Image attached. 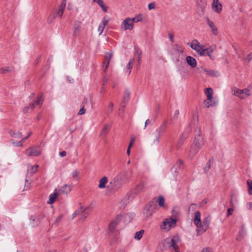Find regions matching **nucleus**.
Segmentation results:
<instances>
[{
    "label": "nucleus",
    "mask_w": 252,
    "mask_h": 252,
    "mask_svg": "<svg viewBox=\"0 0 252 252\" xmlns=\"http://www.w3.org/2000/svg\"><path fill=\"white\" fill-rule=\"evenodd\" d=\"M188 45H189L191 48L195 51L200 56L207 55L211 59L213 60L214 59L211 53L213 52L214 49L212 47L205 48L204 46L201 44L196 39L193 40L191 43H188Z\"/></svg>",
    "instance_id": "obj_1"
},
{
    "label": "nucleus",
    "mask_w": 252,
    "mask_h": 252,
    "mask_svg": "<svg viewBox=\"0 0 252 252\" xmlns=\"http://www.w3.org/2000/svg\"><path fill=\"white\" fill-rule=\"evenodd\" d=\"M204 144V139L200 134V130L199 129V133L197 134L194 137L193 142L191 146L189 151V156L191 158H193L195 156L201 149Z\"/></svg>",
    "instance_id": "obj_2"
},
{
    "label": "nucleus",
    "mask_w": 252,
    "mask_h": 252,
    "mask_svg": "<svg viewBox=\"0 0 252 252\" xmlns=\"http://www.w3.org/2000/svg\"><path fill=\"white\" fill-rule=\"evenodd\" d=\"M167 124V121L165 120L161 125L153 132L152 136V141L153 144L158 145L160 138L163 135Z\"/></svg>",
    "instance_id": "obj_3"
},
{
    "label": "nucleus",
    "mask_w": 252,
    "mask_h": 252,
    "mask_svg": "<svg viewBox=\"0 0 252 252\" xmlns=\"http://www.w3.org/2000/svg\"><path fill=\"white\" fill-rule=\"evenodd\" d=\"M211 219L209 216L205 217L203 222H200V225L197 227V234L200 235L205 232L208 228Z\"/></svg>",
    "instance_id": "obj_4"
},
{
    "label": "nucleus",
    "mask_w": 252,
    "mask_h": 252,
    "mask_svg": "<svg viewBox=\"0 0 252 252\" xmlns=\"http://www.w3.org/2000/svg\"><path fill=\"white\" fill-rule=\"evenodd\" d=\"M43 99H44L42 97V95L37 96L36 98H35L34 100L31 102L29 106L25 107L24 108V112L27 113L29 109L32 110L35 106L41 105L43 101Z\"/></svg>",
    "instance_id": "obj_5"
},
{
    "label": "nucleus",
    "mask_w": 252,
    "mask_h": 252,
    "mask_svg": "<svg viewBox=\"0 0 252 252\" xmlns=\"http://www.w3.org/2000/svg\"><path fill=\"white\" fill-rule=\"evenodd\" d=\"M176 222L177 220L175 219H166L163 221L161 228L162 229L169 230L171 228L176 226Z\"/></svg>",
    "instance_id": "obj_6"
},
{
    "label": "nucleus",
    "mask_w": 252,
    "mask_h": 252,
    "mask_svg": "<svg viewBox=\"0 0 252 252\" xmlns=\"http://www.w3.org/2000/svg\"><path fill=\"white\" fill-rule=\"evenodd\" d=\"M134 28V24L131 22L130 18L125 19L122 22L121 28L124 31H131Z\"/></svg>",
    "instance_id": "obj_7"
},
{
    "label": "nucleus",
    "mask_w": 252,
    "mask_h": 252,
    "mask_svg": "<svg viewBox=\"0 0 252 252\" xmlns=\"http://www.w3.org/2000/svg\"><path fill=\"white\" fill-rule=\"evenodd\" d=\"M146 183L143 181H141L133 189L131 192L132 197H134L138 195L144 189Z\"/></svg>",
    "instance_id": "obj_8"
},
{
    "label": "nucleus",
    "mask_w": 252,
    "mask_h": 252,
    "mask_svg": "<svg viewBox=\"0 0 252 252\" xmlns=\"http://www.w3.org/2000/svg\"><path fill=\"white\" fill-rule=\"evenodd\" d=\"M207 99L204 101V106L206 108H209L211 106H215L217 105L218 101L213 95H207Z\"/></svg>",
    "instance_id": "obj_9"
},
{
    "label": "nucleus",
    "mask_w": 252,
    "mask_h": 252,
    "mask_svg": "<svg viewBox=\"0 0 252 252\" xmlns=\"http://www.w3.org/2000/svg\"><path fill=\"white\" fill-rule=\"evenodd\" d=\"M122 215L121 214L118 215L115 219L112 221L109 225V231L110 232H113L115 230V227L119 223L120 221L121 220Z\"/></svg>",
    "instance_id": "obj_10"
},
{
    "label": "nucleus",
    "mask_w": 252,
    "mask_h": 252,
    "mask_svg": "<svg viewBox=\"0 0 252 252\" xmlns=\"http://www.w3.org/2000/svg\"><path fill=\"white\" fill-rule=\"evenodd\" d=\"M155 208L154 205L153 204V202H151L145 207L143 213L146 217L151 216L153 214Z\"/></svg>",
    "instance_id": "obj_11"
},
{
    "label": "nucleus",
    "mask_w": 252,
    "mask_h": 252,
    "mask_svg": "<svg viewBox=\"0 0 252 252\" xmlns=\"http://www.w3.org/2000/svg\"><path fill=\"white\" fill-rule=\"evenodd\" d=\"M26 153L28 156H38L40 155V152L36 147H33L28 149Z\"/></svg>",
    "instance_id": "obj_12"
},
{
    "label": "nucleus",
    "mask_w": 252,
    "mask_h": 252,
    "mask_svg": "<svg viewBox=\"0 0 252 252\" xmlns=\"http://www.w3.org/2000/svg\"><path fill=\"white\" fill-rule=\"evenodd\" d=\"M213 10L217 13H220L222 10V5L219 0H214L212 4Z\"/></svg>",
    "instance_id": "obj_13"
},
{
    "label": "nucleus",
    "mask_w": 252,
    "mask_h": 252,
    "mask_svg": "<svg viewBox=\"0 0 252 252\" xmlns=\"http://www.w3.org/2000/svg\"><path fill=\"white\" fill-rule=\"evenodd\" d=\"M112 54L111 53H107L105 56L104 62L103 63V69L104 71H106L109 65L110 61L112 58Z\"/></svg>",
    "instance_id": "obj_14"
},
{
    "label": "nucleus",
    "mask_w": 252,
    "mask_h": 252,
    "mask_svg": "<svg viewBox=\"0 0 252 252\" xmlns=\"http://www.w3.org/2000/svg\"><path fill=\"white\" fill-rule=\"evenodd\" d=\"M206 22L208 26L211 29L212 34L214 35H217L219 32L215 24L208 18L206 19Z\"/></svg>",
    "instance_id": "obj_15"
},
{
    "label": "nucleus",
    "mask_w": 252,
    "mask_h": 252,
    "mask_svg": "<svg viewBox=\"0 0 252 252\" xmlns=\"http://www.w3.org/2000/svg\"><path fill=\"white\" fill-rule=\"evenodd\" d=\"M249 90L248 89L239 90L236 87H232L231 88L232 94H249Z\"/></svg>",
    "instance_id": "obj_16"
},
{
    "label": "nucleus",
    "mask_w": 252,
    "mask_h": 252,
    "mask_svg": "<svg viewBox=\"0 0 252 252\" xmlns=\"http://www.w3.org/2000/svg\"><path fill=\"white\" fill-rule=\"evenodd\" d=\"M116 179L118 181H120L121 183H125L128 179L127 172L126 171L122 172L117 176Z\"/></svg>",
    "instance_id": "obj_17"
},
{
    "label": "nucleus",
    "mask_w": 252,
    "mask_h": 252,
    "mask_svg": "<svg viewBox=\"0 0 252 252\" xmlns=\"http://www.w3.org/2000/svg\"><path fill=\"white\" fill-rule=\"evenodd\" d=\"M81 30V23L79 22L76 21L74 23L73 28V35L74 36H77L80 32Z\"/></svg>",
    "instance_id": "obj_18"
},
{
    "label": "nucleus",
    "mask_w": 252,
    "mask_h": 252,
    "mask_svg": "<svg viewBox=\"0 0 252 252\" xmlns=\"http://www.w3.org/2000/svg\"><path fill=\"white\" fill-rule=\"evenodd\" d=\"M66 3V0H62L61 5L59 7V9L56 12L57 16H59L60 17H62Z\"/></svg>",
    "instance_id": "obj_19"
},
{
    "label": "nucleus",
    "mask_w": 252,
    "mask_h": 252,
    "mask_svg": "<svg viewBox=\"0 0 252 252\" xmlns=\"http://www.w3.org/2000/svg\"><path fill=\"white\" fill-rule=\"evenodd\" d=\"M71 189L72 186L70 185L65 184L59 190L58 193L67 194Z\"/></svg>",
    "instance_id": "obj_20"
},
{
    "label": "nucleus",
    "mask_w": 252,
    "mask_h": 252,
    "mask_svg": "<svg viewBox=\"0 0 252 252\" xmlns=\"http://www.w3.org/2000/svg\"><path fill=\"white\" fill-rule=\"evenodd\" d=\"M186 60L188 64L191 67L194 68L196 66L197 62L194 58L189 56L186 57Z\"/></svg>",
    "instance_id": "obj_21"
},
{
    "label": "nucleus",
    "mask_w": 252,
    "mask_h": 252,
    "mask_svg": "<svg viewBox=\"0 0 252 252\" xmlns=\"http://www.w3.org/2000/svg\"><path fill=\"white\" fill-rule=\"evenodd\" d=\"M75 212H77V215L81 214L82 217L81 219H82L83 220H85L87 218V215H88L89 214V212H88V209L83 210L82 207H81L78 210H76Z\"/></svg>",
    "instance_id": "obj_22"
},
{
    "label": "nucleus",
    "mask_w": 252,
    "mask_h": 252,
    "mask_svg": "<svg viewBox=\"0 0 252 252\" xmlns=\"http://www.w3.org/2000/svg\"><path fill=\"white\" fill-rule=\"evenodd\" d=\"M201 222V214L200 212L196 211L195 213V217L193 220V222L197 227L198 226L200 225Z\"/></svg>",
    "instance_id": "obj_23"
},
{
    "label": "nucleus",
    "mask_w": 252,
    "mask_h": 252,
    "mask_svg": "<svg viewBox=\"0 0 252 252\" xmlns=\"http://www.w3.org/2000/svg\"><path fill=\"white\" fill-rule=\"evenodd\" d=\"M82 106L92 107V97L91 95L85 97L82 102Z\"/></svg>",
    "instance_id": "obj_24"
},
{
    "label": "nucleus",
    "mask_w": 252,
    "mask_h": 252,
    "mask_svg": "<svg viewBox=\"0 0 252 252\" xmlns=\"http://www.w3.org/2000/svg\"><path fill=\"white\" fill-rule=\"evenodd\" d=\"M130 19L133 24H134V23L142 22L144 19V16L142 14H139L133 18H130Z\"/></svg>",
    "instance_id": "obj_25"
},
{
    "label": "nucleus",
    "mask_w": 252,
    "mask_h": 252,
    "mask_svg": "<svg viewBox=\"0 0 252 252\" xmlns=\"http://www.w3.org/2000/svg\"><path fill=\"white\" fill-rule=\"evenodd\" d=\"M134 63V59H131L128 63H127L126 70H125V73L126 74L129 75L131 73V70L133 66V64Z\"/></svg>",
    "instance_id": "obj_26"
},
{
    "label": "nucleus",
    "mask_w": 252,
    "mask_h": 252,
    "mask_svg": "<svg viewBox=\"0 0 252 252\" xmlns=\"http://www.w3.org/2000/svg\"><path fill=\"white\" fill-rule=\"evenodd\" d=\"M57 189H55V192L53 193H52L49 196V200L48 201V203L49 204H52L53 203L56 199L57 198V197L58 195V194H59L58 193V192H57L56 191Z\"/></svg>",
    "instance_id": "obj_27"
},
{
    "label": "nucleus",
    "mask_w": 252,
    "mask_h": 252,
    "mask_svg": "<svg viewBox=\"0 0 252 252\" xmlns=\"http://www.w3.org/2000/svg\"><path fill=\"white\" fill-rule=\"evenodd\" d=\"M108 180L106 176L102 177L99 181L98 188L104 189L105 188V184L107 183Z\"/></svg>",
    "instance_id": "obj_28"
},
{
    "label": "nucleus",
    "mask_w": 252,
    "mask_h": 252,
    "mask_svg": "<svg viewBox=\"0 0 252 252\" xmlns=\"http://www.w3.org/2000/svg\"><path fill=\"white\" fill-rule=\"evenodd\" d=\"M213 162H214L213 158H211L209 160L208 162L206 163V164L204 167V172L205 173H207L209 171Z\"/></svg>",
    "instance_id": "obj_29"
},
{
    "label": "nucleus",
    "mask_w": 252,
    "mask_h": 252,
    "mask_svg": "<svg viewBox=\"0 0 252 252\" xmlns=\"http://www.w3.org/2000/svg\"><path fill=\"white\" fill-rule=\"evenodd\" d=\"M94 2L97 3L102 9L103 11L106 12L107 7L104 5L102 0H93Z\"/></svg>",
    "instance_id": "obj_30"
},
{
    "label": "nucleus",
    "mask_w": 252,
    "mask_h": 252,
    "mask_svg": "<svg viewBox=\"0 0 252 252\" xmlns=\"http://www.w3.org/2000/svg\"><path fill=\"white\" fill-rule=\"evenodd\" d=\"M110 127L108 125H105L100 132L101 135H106L110 130Z\"/></svg>",
    "instance_id": "obj_31"
},
{
    "label": "nucleus",
    "mask_w": 252,
    "mask_h": 252,
    "mask_svg": "<svg viewBox=\"0 0 252 252\" xmlns=\"http://www.w3.org/2000/svg\"><path fill=\"white\" fill-rule=\"evenodd\" d=\"M164 198L162 196H159L157 200V202L159 205V206L164 208Z\"/></svg>",
    "instance_id": "obj_32"
},
{
    "label": "nucleus",
    "mask_w": 252,
    "mask_h": 252,
    "mask_svg": "<svg viewBox=\"0 0 252 252\" xmlns=\"http://www.w3.org/2000/svg\"><path fill=\"white\" fill-rule=\"evenodd\" d=\"M10 135L16 138H21L22 137V134L20 132L11 131L10 133Z\"/></svg>",
    "instance_id": "obj_33"
},
{
    "label": "nucleus",
    "mask_w": 252,
    "mask_h": 252,
    "mask_svg": "<svg viewBox=\"0 0 252 252\" xmlns=\"http://www.w3.org/2000/svg\"><path fill=\"white\" fill-rule=\"evenodd\" d=\"M144 232L143 230L136 232L134 235V238L138 240H140L142 237Z\"/></svg>",
    "instance_id": "obj_34"
},
{
    "label": "nucleus",
    "mask_w": 252,
    "mask_h": 252,
    "mask_svg": "<svg viewBox=\"0 0 252 252\" xmlns=\"http://www.w3.org/2000/svg\"><path fill=\"white\" fill-rule=\"evenodd\" d=\"M170 246L172 247L175 250H177L178 249V246L177 245L175 238L171 239L170 240Z\"/></svg>",
    "instance_id": "obj_35"
},
{
    "label": "nucleus",
    "mask_w": 252,
    "mask_h": 252,
    "mask_svg": "<svg viewBox=\"0 0 252 252\" xmlns=\"http://www.w3.org/2000/svg\"><path fill=\"white\" fill-rule=\"evenodd\" d=\"M110 18L108 17L105 16L103 18L102 21L100 24H101L102 25L104 26L105 27V26L108 24Z\"/></svg>",
    "instance_id": "obj_36"
},
{
    "label": "nucleus",
    "mask_w": 252,
    "mask_h": 252,
    "mask_svg": "<svg viewBox=\"0 0 252 252\" xmlns=\"http://www.w3.org/2000/svg\"><path fill=\"white\" fill-rule=\"evenodd\" d=\"M247 184L248 187L249 193L250 194H252V180H247Z\"/></svg>",
    "instance_id": "obj_37"
},
{
    "label": "nucleus",
    "mask_w": 252,
    "mask_h": 252,
    "mask_svg": "<svg viewBox=\"0 0 252 252\" xmlns=\"http://www.w3.org/2000/svg\"><path fill=\"white\" fill-rule=\"evenodd\" d=\"M12 145L15 147H22L23 146V142L22 140L19 142H16L14 140H11Z\"/></svg>",
    "instance_id": "obj_38"
},
{
    "label": "nucleus",
    "mask_w": 252,
    "mask_h": 252,
    "mask_svg": "<svg viewBox=\"0 0 252 252\" xmlns=\"http://www.w3.org/2000/svg\"><path fill=\"white\" fill-rule=\"evenodd\" d=\"M205 72H206L207 74L211 76H217L218 74V72L212 70H205Z\"/></svg>",
    "instance_id": "obj_39"
},
{
    "label": "nucleus",
    "mask_w": 252,
    "mask_h": 252,
    "mask_svg": "<svg viewBox=\"0 0 252 252\" xmlns=\"http://www.w3.org/2000/svg\"><path fill=\"white\" fill-rule=\"evenodd\" d=\"M78 175H79V172L76 169L74 170L72 173V177L75 180H78Z\"/></svg>",
    "instance_id": "obj_40"
},
{
    "label": "nucleus",
    "mask_w": 252,
    "mask_h": 252,
    "mask_svg": "<svg viewBox=\"0 0 252 252\" xmlns=\"http://www.w3.org/2000/svg\"><path fill=\"white\" fill-rule=\"evenodd\" d=\"M104 28H105V27L104 26L102 25L101 24H100L99 25V26L97 29V31L99 32V35H101L102 33Z\"/></svg>",
    "instance_id": "obj_41"
},
{
    "label": "nucleus",
    "mask_w": 252,
    "mask_h": 252,
    "mask_svg": "<svg viewBox=\"0 0 252 252\" xmlns=\"http://www.w3.org/2000/svg\"><path fill=\"white\" fill-rule=\"evenodd\" d=\"M38 168V165L35 164V165H33V166L32 167V168L31 170V173L32 174L35 173L37 171Z\"/></svg>",
    "instance_id": "obj_42"
},
{
    "label": "nucleus",
    "mask_w": 252,
    "mask_h": 252,
    "mask_svg": "<svg viewBox=\"0 0 252 252\" xmlns=\"http://www.w3.org/2000/svg\"><path fill=\"white\" fill-rule=\"evenodd\" d=\"M186 137H181L180 139H179V141L178 142V143H177V146L178 148H179L183 144V142H184V140L186 139Z\"/></svg>",
    "instance_id": "obj_43"
},
{
    "label": "nucleus",
    "mask_w": 252,
    "mask_h": 252,
    "mask_svg": "<svg viewBox=\"0 0 252 252\" xmlns=\"http://www.w3.org/2000/svg\"><path fill=\"white\" fill-rule=\"evenodd\" d=\"M205 94H213V91L211 88H208L205 90Z\"/></svg>",
    "instance_id": "obj_44"
},
{
    "label": "nucleus",
    "mask_w": 252,
    "mask_h": 252,
    "mask_svg": "<svg viewBox=\"0 0 252 252\" xmlns=\"http://www.w3.org/2000/svg\"><path fill=\"white\" fill-rule=\"evenodd\" d=\"M252 59V52L249 53L245 58V60L247 62H250Z\"/></svg>",
    "instance_id": "obj_45"
},
{
    "label": "nucleus",
    "mask_w": 252,
    "mask_h": 252,
    "mask_svg": "<svg viewBox=\"0 0 252 252\" xmlns=\"http://www.w3.org/2000/svg\"><path fill=\"white\" fill-rule=\"evenodd\" d=\"M85 112H86V110L85 109V106H82V108H81L80 109L79 111L78 112V115H83L85 113Z\"/></svg>",
    "instance_id": "obj_46"
},
{
    "label": "nucleus",
    "mask_w": 252,
    "mask_h": 252,
    "mask_svg": "<svg viewBox=\"0 0 252 252\" xmlns=\"http://www.w3.org/2000/svg\"><path fill=\"white\" fill-rule=\"evenodd\" d=\"M156 4L154 2H151L148 4V8L149 10H152L155 8Z\"/></svg>",
    "instance_id": "obj_47"
},
{
    "label": "nucleus",
    "mask_w": 252,
    "mask_h": 252,
    "mask_svg": "<svg viewBox=\"0 0 252 252\" xmlns=\"http://www.w3.org/2000/svg\"><path fill=\"white\" fill-rule=\"evenodd\" d=\"M1 71L2 73H4L6 72H9V71H11V68L10 67L2 68L1 69Z\"/></svg>",
    "instance_id": "obj_48"
},
{
    "label": "nucleus",
    "mask_w": 252,
    "mask_h": 252,
    "mask_svg": "<svg viewBox=\"0 0 252 252\" xmlns=\"http://www.w3.org/2000/svg\"><path fill=\"white\" fill-rule=\"evenodd\" d=\"M196 208V204H191L190 205L189 208V211H194Z\"/></svg>",
    "instance_id": "obj_49"
},
{
    "label": "nucleus",
    "mask_w": 252,
    "mask_h": 252,
    "mask_svg": "<svg viewBox=\"0 0 252 252\" xmlns=\"http://www.w3.org/2000/svg\"><path fill=\"white\" fill-rule=\"evenodd\" d=\"M63 218V215H60L57 219L56 220H55V224H57L59 222H60V221Z\"/></svg>",
    "instance_id": "obj_50"
},
{
    "label": "nucleus",
    "mask_w": 252,
    "mask_h": 252,
    "mask_svg": "<svg viewBox=\"0 0 252 252\" xmlns=\"http://www.w3.org/2000/svg\"><path fill=\"white\" fill-rule=\"evenodd\" d=\"M179 115V110H177L175 111L174 116H173L172 119H177L178 117V116Z\"/></svg>",
    "instance_id": "obj_51"
},
{
    "label": "nucleus",
    "mask_w": 252,
    "mask_h": 252,
    "mask_svg": "<svg viewBox=\"0 0 252 252\" xmlns=\"http://www.w3.org/2000/svg\"><path fill=\"white\" fill-rule=\"evenodd\" d=\"M55 18V14L54 13H51L49 16V20H50V22H51Z\"/></svg>",
    "instance_id": "obj_52"
},
{
    "label": "nucleus",
    "mask_w": 252,
    "mask_h": 252,
    "mask_svg": "<svg viewBox=\"0 0 252 252\" xmlns=\"http://www.w3.org/2000/svg\"><path fill=\"white\" fill-rule=\"evenodd\" d=\"M233 211V209L232 208H229L227 210V216L229 217L230 215H231L232 214Z\"/></svg>",
    "instance_id": "obj_53"
},
{
    "label": "nucleus",
    "mask_w": 252,
    "mask_h": 252,
    "mask_svg": "<svg viewBox=\"0 0 252 252\" xmlns=\"http://www.w3.org/2000/svg\"><path fill=\"white\" fill-rule=\"evenodd\" d=\"M201 252H212L210 248H205L202 249Z\"/></svg>",
    "instance_id": "obj_54"
},
{
    "label": "nucleus",
    "mask_w": 252,
    "mask_h": 252,
    "mask_svg": "<svg viewBox=\"0 0 252 252\" xmlns=\"http://www.w3.org/2000/svg\"><path fill=\"white\" fill-rule=\"evenodd\" d=\"M134 140H135V139H134V137H133V138H132L131 139L130 141V142H129V145H128V147H129V148H131V147H132V145H133V142H134Z\"/></svg>",
    "instance_id": "obj_55"
},
{
    "label": "nucleus",
    "mask_w": 252,
    "mask_h": 252,
    "mask_svg": "<svg viewBox=\"0 0 252 252\" xmlns=\"http://www.w3.org/2000/svg\"><path fill=\"white\" fill-rule=\"evenodd\" d=\"M32 134V132L30 131L28 135L22 140L23 142L24 143L25 141V140H27L31 135Z\"/></svg>",
    "instance_id": "obj_56"
},
{
    "label": "nucleus",
    "mask_w": 252,
    "mask_h": 252,
    "mask_svg": "<svg viewBox=\"0 0 252 252\" xmlns=\"http://www.w3.org/2000/svg\"><path fill=\"white\" fill-rule=\"evenodd\" d=\"M151 124V121L149 119H147L146 120L145 123V126H144V129H145L147 126L148 125H149Z\"/></svg>",
    "instance_id": "obj_57"
},
{
    "label": "nucleus",
    "mask_w": 252,
    "mask_h": 252,
    "mask_svg": "<svg viewBox=\"0 0 252 252\" xmlns=\"http://www.w3.org/2000/svg\"><path fill=\"white\" fill-rule=\"evenodd\" d=\"M137 53L138 54V59H137V62L138 63H139L140 62V60H141V52H139V51L137 50Z\"/></svg>",
    "instance_id": "obj_58"
},
{
    "label": "nucleus",
    "mask_w": 252,
    "mask_h": 252,
    "mask_svg": "<svg viewBox=\"0 0 252 252\" xmlns=\"http://www.w3.org/2000/svg\"><path fill=\"white\" fill-rule=\"evenodd\" d=\"M66 79H67V81L70 83H72L73 82V79L71 77L67 76Z\"/></svg>",
    "instance_id": "obj_59"
},
{
    "label": "nucleus",
    "mask_w": 252,
    "mask_h": 252,
    "mask_svg": "<svg viewBox=\"0 0 252 252\" xmlns=\"http://www.w3.org/2000/svg\"><path fill=\"white\" fill-rule=\"evenodd\" d=\"M169 39H170V41L172 42H174V36H173V35L172 34H169Z\"/></svg>",
    "instance_id": "obj_60"
},
{
    "label": "nucleus",
    "mask_w": 252,
    "mask_h": 252,
    "mask_svg": "<svg viewBox=\"0 0 252 252\" xmlns=\"http://www.w3.org/2000/svg\"><path fill=\"white\" fill-rule=\"evenodd\" d=\"M66 153L65 151H63V152L60 153V155L61 157H64V156H66Z\"/></svg>",
    "instance_id": "obj_61"
},
{
    "label": "nucleus",
    "mask_w": 252,
    "mask_h": 252,
    "mask_svg": "<svg viewBox=\"0 0 252 252\" xmlns=\"http://www.w3.org/2000/svg\"><path fill=\"white\" fill-rule=\"evenodd\" d=\"M248 206L249 209H250V210L252 209V202H249L248 204Z\"/></svg>",
    "instance_id": "obj_62"
},
{
    "label": "nucleus",
    "mask_w": 252,
    "mask_h": 252,
    "mask_svg": "<svg viewBox=\"0 0 252 252\" xmlns=\"http://www.w3.org/2000/svg\"><path fill=\"white\" fill-rule=\"evenodd\" d=\"M109 109L110 110V112H112L113 110V104L110 103L109 105Z\"/></svg>",
    "instance_id": "obj_63"
},
{
    "label": "nucleus",
    "mask_w": 252,
    "mask_h": 252,
    "mask_svg": "<svg viewBox=\"0 0 252 252\" xmlns=\"http://www.w3.org/2000/svg\"><path fill=\"white\" fill-rule=\"evenodd\" d=\"M107 80H108V79L106 77H104L103 81V85H104L105 83H107Z\"/></svg>",
    "instance_id": "obj_64"
}]
</instances>
